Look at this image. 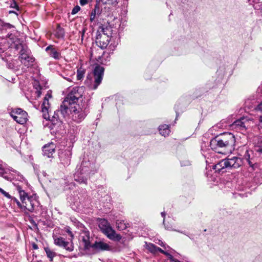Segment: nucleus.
I'll return each mask as SVG.
<instances>
[{
    "mask_svg": "<svg viewBox=\"0 0 262 262\" xmlns=\"http://www.w3.org/2000/svg\"><path fill=\"white\" fill-rule=\"evenodd\" d=\"M51 97V93L48 92L46 95L41 105L42 116L44 119L49 120L51 122L52 124L50 127L51 129L56 128L57 125H60L61 124L62 121L61 117L59 116V114L63 118H65L69 115V112H70L71 114H73V117L74 119L76 120L77 118H78L79 119L78 121H81L82 108L79 104H76V102L82 97V87L75 86L71 90L61 104L60 110L55 111L52 118L50 117L49 112L50 108L49 99ZM55 129L57 130L56 128Z\"/></svg>",
    "mask_w": 262,
    "mask_h": 262,
    "instance_id": "obj_1",
    "label": "nucleus"
},
{
    "mask_svg": "<svg viewBox=\"0 0 262 262\" xmlns=\"http://www.w3.org/2000/svg\"><path fill=\"white\" fill-rule=\"evenodd\" d=\"M235 142L233 134L230 133H225L216 136L210 141L211 148L216 152H222L220 149L229 150L233 148Z\"/></svg>",
    "mask_w": 262,
    "mask_h": 262,
    "instance_id": "obj_2",
    "label": "nucleus"
},
{
    "mask_svg": "<svg viewBox=\"0 0 262 262\" xmlns=\"http://www.w3.org/2000/svg\"><path fill=\"white\" fill-rule=\"evenodd\" d=\"M86 228L83 226V235H84L87 237L88 239H89V232L86 231ZM83 243H84V250L92 249V253L96 251H108L113 252H117L121 251V249L118 244L113 246L106 243L102 241H96L94 244L91 245L90 242L87 241V239H85L83 237Z\"/></svg>",
    "mask_w": 262,
    "mask_h": 262,
    "instance_id": "obj_3",
    "label": "nucleus"
},
{
    "mask_svg": "<svg viewBox=\"0 0 262 262\" xmlns=\"http://www.w3.org/2000/svg\"><path fill=\"white\" fill-rule=\"evenodd\" d=\"M104 71V69L103 67L99 65L96 66L93 72L88 75L84 81L85 87L90 90L96 89L102 81Z\"/></svg>",
    "mask_w": 262,
    "mask_h": 262,
    "instance_id": "obj_4",
    "label": "nucleus"
},
{
    "mask_svg": "<svg viewBox=\"0 0 262 262\" xmlns=\"http://www.w3.org/2000/svg\"><path fill=\"white\" fill-rule=\"evenodd\" d=\"M243 159L236 156H229L228 158L220 161L213 166V168L216 171L224 172L225 169H233L241 167L243 164Z\"/></svg>",
    "mask_w": 262,
    "mask_h": 262,
    "instance_id": "obj_5",
    "label": "nucleus"
},
{
    "mask_svg": "<svg viewBox=\"0 0 262 262\" xmlns=\"http://www.w3.org/2000/svg\"><path fill=\"white\" fill-rule=\"evenodd\" d=\"M112 31V28L108 26L102 25L99 27L96 36V43L101 49L106 48L108 46Z\"/></svg>",
    "mask_w": 262,
    "mask_h": 262,
    "instance_id": "obj_6",
    "label": "nucleus"
},
{
    "mask_svg": "<svg viewBox=\"0 0 262 262\" xmlns=\"http://www.w3.org/2000/svg\"><path fill=\"white\" fill-rule=\"evenodd\" d=\"M98 226L102 232L110 239L119 241L121 239V236L116 233L106 220L104 219H99Z\"/></svg>",
    "mask_w": 262,
    "mask_h": 262,
    "instance_id": "obj_7",
    "label": "nucleus"
},
{
    "mask_svg": "<svg viewBox=\"0 0 262 262\" xmlns=\"http://www.w3.org/2000/svg\"><path fill=\"white\" fill-rule=\"evenodd\" d=\"M20 200L23 204V208L30 212H33L35 206H37L38 204L33 196H28L25 191L20 192Z\"/></svg>",
    "mask_w": 262,
    "mask_h": 262,
    "instance_id": "obj_8",
    "label": "nucleus"
},
{
    "mask_svg": "<svg viewBox=\"0 0 262 262\" xmlns=\"http://www.w3.org/2000/svg\"><path fill=\"white\" fill-rule=\"evenodd\" d=\"M54 244L59 247H62L69 251L73 250V246L72 244L66 241L62 237H54Z\"/></svg>",
    "mask_w": 262,
    "mask_h": 262,
    "instance_id": "obj_9",
    "label": "nucleus"
},
{
    "mask_svg": "<svg viewBox=\"0 0 262 262\" xmlns=\"http://www.w3.org/2000/svg\"><path fill=\"white\" fill-rule=\"evenodd\" d=\"M72 153L69 150L62 151L59 153V158L60 163L64 166H68L71 162Z\"/></svg>",
    "mask_w": 262,
    "mask_h": 262,
    "instance_id": "obj_10",
    "label": "nucleus"
},
{
    "mask_svg": "<svg viewBox=\"0 0 262 262\" xmlns=\"http://www.w3.org/2000/svg\"><path fill=\"white\" fill-rule=\"evenodd\" d=\"M55 148L56 145L53 143L45 145L42 148L43 155L48 158L52 157L55 152Z\"/></svg>",
    "mask_w": 262,
    "mask_h": 262,
    "instance_id": "obj_11",
    "label": "nucleus"
},
{
    "mask_svg": "<svg viewBox=\"0 0 262 262\" xmlns=\"http://www.w3.org/2000/svg\"><path fill=\"white\" fill-rule=\"evenodd\" d=\"M19 58L21 63L27 67L32 66L35 60L34 58L31 55V53L23 56H19Z\"/></svg>",
    "mask_w": 262,
    "mask_h": 262,
    "instance_id": "obj_12",
    "label": "nucleus"
},
{
    "mask_svg": "<svg viewBox=\"0 0 262 262\" xmlns=\"http://www.w3.org/2000/svg\"><path fill=\"white\" fill-rule=\"evenodd\" d=\"M27 117V113L24 111L21 113V114H19L17 116H13V119L17 123L20 124H24L27 122L28 120Z\"/></svg>",
    "mask_w": 262,
    "mask_h": 262,
    "instance_id": "obj_13",
    "label": "nucleus"
},
{
    "mask_svg": "<svg viewBox=\"0 0 262 262\" xmlns=\"http://www.w3.org/2000/svg\"><path fill=\"white\" fill-rule=\"evenodd\" d=\"M0 25L1 26V32L2 34L6 33L8 30H10V32L15 31V27L12 25L3 21L0 20Z\"/></svg>",
    "mask_w": 262,
    "mask_h": 262,
    "instance_id": "obj_14",
    "label": "nucleus"
},
{
    "mask_svg": "<svg viewBox=\"0 0 262 262\" xmlns=\"http://www.w3.org/2000/svg\"><path fill=\"white\" fill-rule=\"evenodd\" d=\"M15 48L16 50L20 49L19 51V56H23L26 55L30 53V51L27 46L23 45L21 42L19 44H17L15 46Z\"/></svg>",
    "mask_w": 262,
    "mask_h": 262,
    "instance_id": "obj_15",
    "label": "nucleus"
},
{
    "mask_svg": "<svg viewBox=\"0 0 262 262\" xmlns=\"http://www.w3.org/2000/svg\"><path fill=\"white\" fill-rule=\"evenodd\" d=\"M82 163H81L79 165H78L76 169V172L74 174V180L79 182V183H81L82 182Z\"/></svg>",
    "mask_w": 262,
    "mask_h": 262,
    "instance_id": "obj_16",
    "label": "nucleus"
},
{
    "mask_svg": "<svg viewBox=\"0 0 262 262\" xmlns=\"http://www.w3.org/2000/svg\"><path fill=\"white\" fill-rule=\"evenodd\" d=\"M46 51H49L50 56L54 59H58L60 57V53L52 46H49L46 49Z\"/></svg>",
    "mask_w": 262,
    "mask_h": 262,
    "instance_id": "obj_17",
    "label": "nucleus"
},
{
    "mask_svg": "<svg viewBox=\"0 0 262 262\" xmlns=\"http://www.w3.org/2000/svg\"><path fill=\"white\" fill-rule=\"evenodd\" d=\"M5 37L10 39L11 41V46H12L13 44L14 48L15 46L17 45V44H19L20 43V39L15 35H14L12 32H8Z\"/></svg>",
    "mask_w": 262,
    "mask_h": 262,
    "instance_id": "obj_18",
    "label": "nucleus"
},
{
    "mask_svg": "<svg viewBox=\"0 0 262 262\" xmlns=\"http://www.w3.org/2000/svg\"><path fill=\"white\" fill-rule=\"evenodd\" d=\"M160 134L164 137L168 136L170 132L169 126L166 124L160 125L159 127Z\"/></svg>",
    "mask_w": 262,
    "mask_h": 262,
    "instance_id": "obj_19",
    "label": "nucleus"
},
{
    "mask_svg": "<svg viewBox=\"0 0 262 262\" xmlns=\"http://www.w3.org/2000/svg\"><path fill=\"white\" fill-rule=\"evenodd\" d=\"M90 60H99L101 58L100 55H97V51L95 48H90Z\"/></svg>",
    "mask_w": 262,
    "mask_h": 262,
    "instance_id": "obj_20",
    "label": "nucleus"
},
{
    "mask_svg": "<svg viewBox=\"0 0 262 262\" xmlns=\"http://www.w3.org/2000/svg\"><path fill=\"white\" fill-rule=\"evenodd\" d=\"M55 35L58 38H62L64 36V31L63 28L58 25L55 31Z\"/></svg>",
    "mask_w": 262,
    "mask_h": 262,
    "instance_id": "obj_21",
    "label": "nucleus"
},
{
    "mask_svg": "<svg viewBox=\"0 0 262 262\" xmlns=\"http://www.w3.org/2000/svg\"><path fill=\"white\" fill-rule=\"evenodd\" d=\"M44 250L50 261H53V258L56 255V253L49 247H45Z\"/></svg>",
    "mask_w": 262,
    "mask_h": 262,
    "instance_id": "obj_22",
    "label": "nucleus"
},
{
    "mask_svg": "<svg viewBox=\"0 0 262 262\" xmlns=\"http://www.w3.org/2000/svg\"><path fill=\"white\" fill-rule=\"evenodd\" d=\"M116 226L117 228L119 230H123L127 227V226L123 221L117 220L116 222Z\"/></svg>",
    "mask_w": 262,
    "mask_h": 262,
    "instance_id": "obj_23",
    "label": "nucleus"
},
{
    "mask_svg": "<svg viewBox=\"0 0 262 262\" xmlns=\"http://www.w3.org/2000/svg\"><path fill=\"white\" fill-rule=\"evenodd\" d=\"M255 150L260 154H262V138L260 139L255 145Z\"/></svg>",
    "mask_w": 262,
    "mask_h": 262,
    "instance_id": "obj_24",
    "label": "nucleus"
},
{
    "mask_svg": "<svg viewBox=\"0 0 262 262\" xmlns=\"http://www.w3.org/2000/svg\"><path fill=\"white\" fill-rule=\"evenodd\" d=\"M244 119H245L242 118L241 119L236 120L235 121H234V123L233 124V125L235 126L239 127L240 128H245V123L243 122V120Z\"/></svg>",
    "mask_w": 262,
    "mask_h": 262,
    "instance_id": "obj_25",
    "label": "nucleus"
},
{
    "mask_svg": "<svg viewBox=\"0 0 262 262\" xmlns=\"http://www.w3.org/2000/svg\"><path fill=\"white\" fill-rule=\"evenodd\" d=\"M99 12L100 11L99 8L96 6L95 9L92 10L91 13L90 20L91 21L94 20L96 14H98Z\"/></svg>",
    "mask_w": 262,
    "mask_h": 262,
    "instance_id": "obj_26",
    "label": "nucleus"
},
{
    "mask_svg": "<svg viewBox=\"0 0 262 262\" xmlns=\"http://www.w3.org/2000/svg\"><path fill=\"white\" fill-rule=\"evenodd\" d=\"M157 247H157L154 244H151V243L147 244V246H146L147 249L148 250H149L151 253H154V254L157 253Z\"/></svg>",
    "mask_w": 262,
    "mask_h": 262,
    "instance_id": "obj_27",
    "label": "nucleus"
},
{
    "mask_svg": "<svg viewBox=\"0 0 262 262\" xmlns=\"http://www.w3.org/2000/svg\"><path fill=\"white\" fill-rule=\"evenodd\" d=\"M244 159L247 161V162L248 163V164L250 166H253V162L250 160V155L249 154V151L248 149H246V153L244 155Z\"/></svg>",
    "mask_w": 262,
    "mask_h": 262,
    "instance_id": "obj_28",
    "label": "nucleus"
},
{
    "mask_svg": "<svg viewBox=\"0 0 262 262\" xmlns=\"http://www.w3.org/2000/svg\"><path fill=\"white\" fill-rule=\"evenodd\" d=\"M23 112H24V111L20 108H15L12 110L10 112V116L13 118V116H17L19 114H21Z\"/></svg>",
    "mask_w": 262,
    "mask_h": 262,
    "instance_id": "obj_29",
    "label": "nucleus"
},
{
    "mask_svg": "<svg viewBox=\"0 0 262 262\" xmlns=\"http://www.w3.org/2000/svg\"><path fill=\"white\" fill-rule=\"evenodd\" d=\"M5 164H3L2 161H0V176H2L6 179H8V177L4 176L5 173Z\"/></svg>",
    "mask_w": 262,
    "mask_h": 262,
    "instance_id": "obj_30",
    "label": "nucleus"
},
{
    "mask_svg": "<svg viewBox=\"0 0 262 262\" xmlns=\"http://www.w3.org/2000/svg\"><path fill=\"white\" fill-rule=\"evenodd\" d=\"M34 87L36 90V93L37 94V97H39L41 95V92L40 91L41 88L40 85L38 84V82H36L34 85Z\"/></svg>",
    "mask_w": 262,
    "mask_h": 262,
    "instance_id": "obj_31",
    "label": "nucleus"
},
{
    "mask_svg": "<svg viewBox=\"0 0 262 262\" xmlns=\"http://www.w3.org/2000/svg\"><path fill=\"white\" fill-rule=\"evenodd\" d=\"M0 192L8 199H11L12 196L6 191L0 188Z\"/></svg>",
    "mask_w": 262,
    "mask_h": 262,
    "instance_id": "obj_32",
    "label": "nucleus"
},
{
    "mask_svg": "<svg viewBox=\"0 0 262 262\" xmlns=\"http://www.w3.org/2000/svg\"><path fill=\"white\" fill-rule=\"evenodd\" d=\"M82 66L80 65L79 69L77 70V77L78 80H80L82 78V71H81Z\"/></svg>",
    "mask_w": 262,
    "mask_h": 262,
    "instance_id": "obj_33",
    "label": "nucleus"
},
{
    "mask_svg": "<svg viewBox=\"0 0 262 262\" xmlns=\"http://www.w3.org/2000/svg\"><path fill=\"white\" fill-rule=\"evenodd\" d=\"M103 3H107L108 2H110V3L112 5H116L118 2L117 0H100Z\"/></svg>",
    "mask_w": 262,
    "mask_h": 262,
    "instance_id": "obj_34",
    "label": "nucleus"
},
{
    "mask_svg": "<svg viewBox=\"0 0 262 262\" xmlns=\"http://www.w3.org/2000/svg\"><path fill=\"white\" fill-rule=\"evenodd\" d=\"M80 10V7L79 6H75L72 10L71 14H75Z\"/></svg>",
    "mask_w": 262,
    "mask_h": 262,
    "instance_id": "obj_35",
    "label": "nucleus"
},
{
    "mask_svg": "<svg viewBox=\"0 0 262 262\" xmlns=\"http://www.w3.org/2000/svg\"><path fill=\"white\" fill-rule=\"evenodd\" d=\"M11 199L13 200L15 202H16V203L18 207L23 209V204L22 203L21 204L17 199L12 197Z\"/></svg>",
    "mask_w": 262,
    "mask_h": 262,
    "instance_id": "obj_36",
    "label": "nucleus"
},
{
    "mask_svg": "<svg viewBox=\"0 0 262 262\" xmlns=\"http://www.w3.org/2000/svg\"><path fill=\"white\" fill-rule=\"evenodd\" d=\"M161 215H162V217H164V218H165V212H162V213H161ZM164 221H165V220L164 219V220H163V223H164V225H165V228H166V229H167V230H171V229H172V227H170V226H166V225L165 224V223H164Z\"/></svg>",
    "mask_w": 262,
    "mask_h": 262,
    "instance_id": "obj_37",
    "label": "nucleus"
},
{
    "mask_svg": "<svg viewBox=\"0 0 262 262\" xmlns=\"http://www.w3.org/2000/svg\"><path fill=\"white\" fill-rule=\"evenodd\" d=\"M75 26L77 30L79 31V33H80L82 30V27H81L80 23L76 22Z\"/></svg>",
    "mask_w": 262,
    "mask_h": 262,
    "instance_id": "obj_38",
    "label": "nucleus"
},
{
    "mask_svg": "<svg viewBox=\"0 0 262 262\" xmlns=\"http://www.w3.org/2000/svg\"><path fill=\"white\" fill-rule=\"evenodd\" d=\"M66 231L70 235V236L72 238L73 237V235L72 232L70 230V228L69 227H67L66 228Z\"/></svg>",
    "mask_w": 262,
    "mask_h": 262,
    "instance_id": "obj_39",
    "label": "nucleus"
},
{
    "mask_svg": "<svg viewBox=\"0 0 262 262\" xmlns=\"http://www.w3.org/2000/svg\"><path fill=\"white\" fill-rule=\"evenodd\" d=\"M256 110L262 112V101L257 106Z\"/></svg>",
    "mask_w": 262,
    "mask_h": 262,
    "instance_id": "obj_40",
    "label": "nucleus"
},
{
    "mask_svg": "<svg viewBox=\"0 0 262 262\" xmlns=\"http://www.w3.org/2000/svg\"><path fill=\"white\" fill-rule=\"evenodd\" d=\"M182 166H187L190 164V162L188 160L185 161V162H181Z\"/></svg>",
    "mask_w": 262,
    "mask_h": 262,
    "instance_id": "obj_41",
    "label": "nucleus"
},
{
    "mask_svg": "<svg viewBox=\"0 0 262 262\" xmlns=\"http://www.w3.org/2000/svg\"><path fill=\"white\" fill-rule=\"evenodd\" d=\"M32 247L34 250H37L38 248L37 245L35 243H32Z\"/></svg>",
    "mask_w": 262,
    "mask_h": 262,
    "instance_id": "obj_42",
    "label": "nucleus"
},
{
    "mask_svg": "<svg viewBox=\"0 0 262 262\" xmlns=\"http://www.w3.org/2000/svg\"><path fill=\"white\" fill-rule=\"evenodd\" d=\"M17 190L19 192V197L20 198V192L21 191H25L24 190H22L20 186L17 187Z\"/></svg>",
    "mask_w": 262,
    "mask_h": 262,
    "instance_id": "obj_43",
    "label": "nucleus"
},
{
    "mask_svg": "<svg viewBox=\"0 0 262 262\" xmlns=\"http://www.w3.org/2000/svg\"><path fill=\"white\" fill-rule=\"evenodd\" d=\"M159 252L163 254V253H164V251L161 248H159V247H157V252Z\"/></svg>",
    "mask_w": 262,
    "mask_h": 262,
    "instance_id": "obj_44",
    "label": "nucleus"
},
{
    "mask_svg": "<svg viewBox=\"0 0 262 262\" xmlns=\"http://www.w3.org/2000/svg\"><path fill=\"white\" fill-rule=\"evenodd\" d=\"M168 257L169 259L171 261H172V262H173V261H174V260L175 259L171 254H170V255L168 256Z\"/></svg>",
    "mask_w": 262,
    "mask_h": 262,
    "instance_id": "obj_45",
    "label": "nucleus"
},
{
    "mask_svg": "<svg viewBox=\"0 0 262 262\" xmlns=\"http://www.w3.org/2000/svg\"><path fill=\"white\" fill-rule=\"evenodd\" d=\"M158 244H159V245H160L161 246H162V247H164V248H166L165 244H164V243H163L162 241H159V243Z\"/></svg>",
    "mask_w": 262,
    "mask_h": 262,
    "instance_id": "obj_46",
    "label": "nucleus"
},
{
    "mask_svg": "<svg viewBox=\"0 0 262 262\" xmlns=\"http://www.w3.org/2000/svg\"><path fill=\"white\" fill-rule=\"evenodd\" d=\"M8 67L10 69H14V66L12 63H8Z\"/></svg>",
    "mask_w": 262,
    "mask_h": 262,
    "instance_id": "obj_47",
    "label": "nucleus"
},
{
    "mask_svg": "<svg viewBox=\"0 0 262 262\" xmlns=\"http://www.w3.org/2000/svg\"><path fill=\"white\" fill-rule=\"evenodd\" d=\"M250 2H252V3H259V0H249Z\"/></svg>",
    "mask_w": 262,
    "mask_h": 262,
    "instance_id": "obj_48",
    "label": "nucleus"
},
{
    "mask_svg": "<svg viewBox=\"0 0 262 262\" xmlns=\"http://www.w3.org/2000/svg\"><path fill=\"white\" fill-rule=\"evenodd\" d=\"M89 2V0H83V5H84L88 4Z\"/></svg>",
    "mask_w": 262,
    "mask_h": 262,
    "instance_id": "obj_49",
    "label": "nucleus"
},
{
    "mask_svg": "<svg viewBox=\"0 0 262 262\" xmlns=\"http://www.w3.org/2000/svg\"><path fill=\"white\" fill-rule=\"evenodd\" d=\"M163 254H164L165 255L167 256V257L170 255L169 253H168V252H166V251H164V253H163Z\"/></svg>",
    "mask_w": 262,
    "mask_h": 262,
    "instance_id": "obj_50",
    "label": "nucleus"
},
{
    "mask_svg": "<svg viewBox=\"0 0 262 262\" xmlns=\"http://www.w3.org/2000/svg\"><path fill=\"white\" fill-rule=\"evenodd\" d=\"M258 120H259V121L260 123H262V116H259V119H258Z\"/></svg>",
    "mask_w": 262,
    "mask_h": 262,
    "instance_id": "obj_51",
    "label": "nucleus"
},
{
    "mask_svg": "<svg viewBox=\"0 0 262 262\" xmlns=\"http://www.w3.org/2000/svg\"><path fill=\"white\" fill-rule=\"evenodd\" d=\"M14 6H12V7H14V8H16V9L18 10V9H17L18 6L17 5V4L15 3H14Z\"/></svg>",
    "mask_w": 262,
    "mask_h": 262,
    "instance_id": "obj_52",
    "label": "nucleus"
},
{
    "mask_svg": "<svg viewBox=\"0 0 262 262\" xmlns=\"http://www.w3.org/2000/svg\"><path fill=\"white\" fill-rule=\"evenodd\" d=\"M173 262H181V261L178 260V259H175Z\"/></svg>",
    "mask_w": 262,
    "mask_h": 262,
    "instance_id": "obj_53",
    "label": "nucleus"
},
{
    "mask_svg": "<svg viewBox=\"0 0 262 262\" xmlns=\"http://www.w3.org/2000/svg\"><path fill=\"white\" fill-rule=\"evenodd\" d=\"M82 0H79V4H80V5L82 6Z\"/></svg>",
    "mask_w": 262,
    "mask_h": 262,
    "instance_id": "obj_54",
    "label": "nucleus"
},
{
    "mask_svg": "<svg viewBox=\"0 0 262 262\" xmlns=\"http://www.w3.org/2000/svg\"><path fill=\"white\" fill-rule=\"evenodd\" d=\"M2 51H3V49L1 48H0V53L2 52Z\"/></svg>",
    "mask_w": 262,
    "mask_h": 262,
    "instance_id": "obj_55",
    "label": "nucleus"
},
{
    "mask_svg": "<svg viewBox=\"0 0 262 262\" xmlns=\"http://www.w3.org/2000/svg\"><path fill=\"white\" fill-rule=\"evenodd\" d=\"M82 33H83V35H84V29H83Z\"/></svg>",
    "mask_w": 262,
    "mask_h": 262,
    "instance_id": "obj_56",
    "label": "nucleus"
}]
</instances>
